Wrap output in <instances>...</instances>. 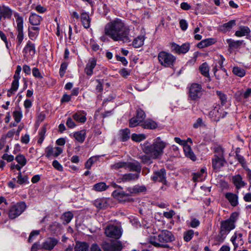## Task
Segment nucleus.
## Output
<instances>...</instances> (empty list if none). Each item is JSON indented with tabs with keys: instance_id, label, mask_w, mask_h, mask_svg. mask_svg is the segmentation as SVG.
Wrapping results in <instances>:
<instances>
[{
	"instance_id": "nucleus-1",
	"label": "nucleus",
	"mask_w": 251,
	"mask_h": 251,
	"mask_svg": "<svg viewBox=\"0 0 251 251\" xmlns=\"http://www.w3.org/2000/svg\"><path fill=\"white\" fill-rule=\"evenodd\" d=\"M129 32V27L119 19L108 23L104 27V34L114 41L130 42Z\"/></svg>"
},
{
	"instance_id": "nucleus-2",
	"label": "nucleus",
	"mask_w": 251,
	"mask_h": 251,
	"mask_svg": "<svg viewBox=\"0 0 251 251\" xmlns=\"http://www.w3.org/2000/svg\"><path fill=\"white\" fill-rule=\"evenodd\" d=\"M167 144L163 141L160 137L154 139L152 144L149 145L145 143L143 144L142 150L144 152L151 156L152 159H156L160 158L164 153V150Z\"/></svg>"
},
{
	"instance_id": "nucleus-3",
	"label": "nucleus",
	"mask_w": 251,
	"mask_h": 251,
	"mask_svg": "<svg viewBox=\"0 0 251 251\" xmlns=\"http://www.w3.org/2000/svg\"><path fill=\"white\" fill-rule=\"evenodd\" d=\"M157 240L158 242L156 241L154 236H151L150 238V242L157 248H168L169 246L167 243L174 241L175 237L171 232L167 230H163L158 235Z\"/></svg>"
},
{
	"instance_id": "nucleus-4",
	"label": "nucleus",
	"mask_w": 251,
	"mask_h": 251,
	"mask_svg": "<svg viewBox=\"0 0 251 251\" xmlns=\"http://www.w3.org/2000/svg\"><path fill=\"white\" fill-rule=\"evenodd\" d=\"M158 59L162 66L165 67H172L176 58L169 52L162 51L158 54Z\"/></svg>"
},
{
	"instance_id": "nucleus-5",
	"label": "nucleus",
	"mask_w": 251,
	"mask_h": 251,
	"mask_svg": "<svg viewBox=\"0 0 251 251\" xmlns=\"http://www.w3.org/2000/svg\"><path fill=\"white\" fill-rule=\"evenodd\" d=\"M26 205L24 201H21L11 206L8 212L9 218L14 219L20 216L25 209Z\"/></svg>"
},
{
	"instance_id": "nucleus-6",
	"label": "nucleus",
	"mask_w": 251,
	"mask_h": 251,
	"mask_svg": "<svg viewBox=\"0 0 251 251\" xmlns=\"http://www.w3.org/2000/svg\"><path fill=\"white\" fill-rule=\"evenodd\" d=\"M203 90L201 84L193 83H192L189 89V97L191 100H198L202 96Z\"/></svg>"
},
{
	"instance_id": "nucleus-7",
	"label": "nucleus",
	"mask_w": 251,
	"mask_h": 251,
	"mask_svg": "<svg viewBox=\"0 0 251 251\" xmlns=\"http://www.w3.org/2000/svg\"><path fill=\"white\" fill-rule=\"evenodd\" d=\"M14 16L17 23L16 28L17 32L18 45H20L24 39L23 18L18 13H15Z\"/></svg>"
},
{
	"instance_id": "nucleus-8",
	"label": "nucleus",
	"mask_w": 251,
	"mask_h": 251,
	"mask_svg": "<svg viewBox=\"0 0 251 251\" xmlns=\"http://www.w3.org/2000/svg\"><path fill=\"white\" fill-rule=\"evenodd\" d=\"M236 217L237 214L233 213L228 219L222 221L221 224L220 230L228 234L232 229L235 228L234 222Z\"/></svg>"
},
{
	"instance_id": "nucleus-9",
	"label": "nucleus",
	"mask_w": 251,
	"mask_h": 251,
	"mask_svg": "<svg viewBox=\"0 0 251 251\" xmlns=\"http://www.w3.org/2000/svg\"><path fill=\"white\" fill-rule=\"evenodd\" d=\"M104 233L106 236L116 239L120 238L122 234L121 228L113 225L107 226Z\"/></svg>"
},
{
	"instance_id": "nucleus-10",
	"label": "nucleus",
	"mask_w": 251,
	"mask_h": 251,
	"mask_svg": "<svg viewBox=\"0 0 251 251\" xmlns=\"http://www.w3.org/2000/svg\"><path fill=\"white\" fill-rule=\"evenodd\" d=\"M102 248L104 251H121L122 246L120 241H112L110 243L104 242Z\"/></svg>"
},
{
	"instance_id": "nucleus-11",
	"label": "nucleus",
	"mask_w": 251,
	"mask_h": 251,
	"mask_svg": "<svg viewBox=\"0 0 251 251\" xmlns=\"http://www.w3.org/2000/svg\"><path fill=\"white\" fill-rule=\"evenodd\" d=\"M59 242V240L54 237L47 238L41 245V248L45 250L51 251Z\"/></svg>"
},
{
	"instance_id": "nucleus-12",
	"label": "nucleus",
	"mask_w": 251,
	"mask_h": 251,
	"mask_svg": "<svg viewBox=\"0 0 251 251\" xmlns=\"http://www.w3.org/2000/svg\"><path fill=\"white\" fill-rule=\"evenodd\" d=\"M235 98L238 101L246 102L251 98V88H248L246 91H238L235 94Z\"/></svg>"
},
{
	"instance_id": "nucleus-13",
	"label": "nucleus",
	"mask_w": 251,
	"mask_h": 251,
	"mask_svg": "<svg viewBox=\"0 0 251 251\" xmlns=\"http://www.w3.org/2000/svg\"><path fill=\"white\" fill-rule=\"evenodd\" d=\"M190 49V45L189 43H184L181 46L173 43L171 44V50L175 52L180 54L185 53L188 51Z\"/></svg>"
},
{
	"instance_id": "nucleus-14",
	"label": "nucleus",
	"mask_w": 251,
	"mask_h": 251,
	"mask_svg": "<svg viewBox=\"0 0 251 251\" xmlns=\"http://www.w3.org/2000/svg\"><path fill=\"white\" fill-rule=\"evenodd\" d=\"M112 196L120 201L125 202L129 201L130 194L123 191L116 190L113 192Z\"/></svg>"
},
{
	"instance_id": "nucleus-15",
	"label": "nucleus",
	"mask_w": 251,
	"mask_h": 251,
	"mask_svg": "<svg viewBox=\"0 0 251 251\" xmlns=\"http://www.w3.org/2000/svg\"><path fill=\"white\" fill-rule=\"evenodd\" d=\"M166 171L164 168L160 169L159 171L154 172L151 177V180L156 182H161L164 184L166 183Z\"/></svg>"
},
{
	"instance_id": "nucleus-16",
	"label": "nucleus",
	"mask_w": 251,
	"mask_h": 251,
	"mask_svg": "<svg viewBox=\"0 0 251 251\" xmlns=\"http://www.w3.org/2000/svg\"><path fill=\"white\" fill-rule=\"evenodd\" d=\"M111 200L107 198H99L94 202L95 206L99 209H106L110 206Z\"/></svg>"
},
{
	"instance_id": "nucleus-17",
	"label": "nucleus",
	"mask_w": 251,
	"mask_h": 251,
	"mask_svg": "<svg viewBox=\"0 0 251 251\" xmlns=\"http://www.w3.org/2000/svg\"><path fill=\"white\" fill-rule=\"evenodd\" d=\"M230 241L234 246V250H236L239 246H241L244 244L242 234L241 233L235 232L231 238Z\"/></svg>"
},
{
	"instance_id": "nucleus-18",
	"label": "nucleus",
	"mask_w": 251,
	"mask_h": 251,
	"mask_svg": "<svg viewBox=\"0 0 251 251\" xmlns=\"http://www.w3.org/2000/svg\"><path fill=\"white\" fill-rule=\"evenodd\" d=\"M126 170L135 172L134 173L140 175L141 171V166L139 162L135 161L133 162H126Z\"/></svg>"
},
{
	"instance_id": "nucleus-19",
	"label": "nucleus",
	"mask_w": 251,
	"mask_h": 251,
	"mask_svg": "<svg viewBox=\"0 0 251 251\" xmlns=\"http://www.w3.org/2000/svg\"><path fill=\"white\" fill-rule=\"evenodd\" d=\"M140 177V175L137 173H127L122 175L119 178V182H129L137 180Z\"/></svg>"
},
{
	"instance_id": "nucleus-20",
	"label": "nucleus",
	"mask_w": 251,
	"mask_h": 251,
	"mask_svg": "<svg viewBox=\"0 0 251 251\" xmlns=\"http://www.w3.org/2000/svg\"><path fill=\"white\" fill-rule=\"evenodd\" d=\"M223 112V108L219 107H216L211 110L208 114L209 117L212 121H219L220 120L221 114Z\"/></svg>"
},
{
	"instance_id": "nucleus-21",
	"label": "nucleus",
	"mask_w": 251,
	"mask_h": 251,
	"mask_svg": "<svg viewBox=\"0 0 251 251\" xmlns=\"http://www.w3.org/2000/svg\"><path fill=\"white\" fill-rule=\"evenodd\" d=\"M226 160L224 157L214 156L212 159V167L215 170H218L224 166Z\"/></svg>"
},
{
	"instance_id": "nucleus-22",
	"label": "nucleus",
	"mask_w": 251,
	"mask_h": 251,
	"mask_svg": "<svg viewBox=\"0 0 251 251\" xmlns=\"http://www.w3.org/2000/svg\"><path fill=\"white\" fill-rule=\"evenodd\" d=\"M62 149L60 147H56L55 151H54L53 149L51 147H48L46 149V156L48 158L50 156L53 155L54 157H57L62 152Z\"/></svg>"
},
{
	"instance_id": "nucleus-23",
	"label": "nucleus",
	"mask_w": 251,
	"mask_h": 251,
	"mask_svg": "<svg viewBox=\"0 0 251 251\" xmlns=\"http://www.w3.org/2000/svg\"><path fill=\"white\" fill-rule=\"evenodd\" d=\"M12 15V11L8 7L0 5V21L2 18L10 19Z\"/></svg>"
},
{
	"instance_id": "nucleus-24",
	"label": "nucleus",
	"mask_w": 251,
	"mask_h": 251,
	"mask_svg": "<svg viewBox=\"0 0 251 251\" xmlns=\"http://www.w3.org/2000/svg\"><path fill=\"white\" fill-rule=\"evenodd\" d=\"M96 65V60L94 58H90L86 65L84 71L88 75H92L93 69Z\"/></svg>"
},
{
	"instance_id": "nucleus-25",
	"label": "nucleus",
	"mask_w": 251,
	"mask_h": 251,
	"mask_svg": "<svg viewBox=\"0 0 251 251\" xmlns=\"http://www.w3.org/2000/svg\"><path fill=\"white\" fill-rule=\"evenodd\" d=\"M236 25V21L235 20H232L229 21L228 22L224 24L219 26V29L220 31L223 33H226L227 31H230L232 28Z\"/></svg>"
},
{
	"instance_id": "nucleus-26",
	"label": "nucleus",
	"mask_w": 251,
	"mask_h": 251,
	"mask_svg": "<svg viewBox=\"0 0 251 251\" xmlns=\"http://www.w3.org/2000/svg\"><path fill=\"white\" fill-rule=\"evenodd\" d=\"M86 113L84 111H78L73 115V118L77 122L84 123L86 121Z\"/></svg>"
},
{
	"instance_id": "nucleus-27",
	"label": "nucleus",
	"mask_w": 251,
	"mask_h": 251,
	"mask_svg": "<svg viewBox=\"0 0 251 251\" xmlns=\"http://www.w3.org/2000/svg\"><path fill=\"white\" fill-rule=\"evenodd\" d=\"M80 21L83 27L88 28L90 26L91 18L89 14L86 12H83L80 16Z\"/></svg>"
},
{
	"instance_id": "nucleus-28",
	"label": "nucleus",
	"mask_w": 251,
	"mask_h": 251,
	"mask_svg": "<svg viewBox=\"0 0 251 251\" xmlns=\"http://www.w3.org/2000/svg\"><path fill=\"white\" fill-rule=\"evenodd\" d=\"M199 70L201 74L206 77L208 81L211 80L209 75V67L206 62H204L200 66Z\"/></svg>"
},
{
	"instance_id": "nucleus-29",
	"label": "nucleus",
	"mask_w": 251,
	"mask_h": 251,
	"mask_svg": "<svg viewBox=\"0 0 251 251\" xmlns=\"http://www.w3.org/2000/svg\"><path fill=\"white\" fill-rule=\"evenodd\" d=\"M251 32V30L248 26H240L238 30L236 31L235 35L237 37H243L245 36H248Z\"/></svg>"
},
{
	"instance_id": "nucleus-30",
	"label": "nucleus",
	"mask_w": 251,
	"mask_h": 251,
	"mask_svg": "<svg viewBox=\"0 0 251 251\" xmlns=\"http://www.w3.org/2000/svg\"><path fill=\"white\" fill-rule=\"evenodd\" d=\"M141 126L145 129H154L157 127V124L151 119H147L144 121Z\"/></svg>"
},
{
	"instance_id": "nucleus-31",
	"label": "nucleus",
	"mask_w": 251,
	"mask_h": 251,
	"mask_svg": "<svg viewBox=\"0 0 251 251\" xmlns=\"http://www.w3.org/2000/svg\"><path fill=\"white\" fill-rule=\"evenodd\" d=\"M232 181L237 189L244 187L246 183L243 180L242 177L240 175H237L232 177Z\"/></svg>"
},
{
	"instance_id": "nucleus-32",
	"label": "nucleus",
	"mask_w": 251,
	"mask_h": 251,
	"mask_svg": "<svg viewBox=\"0 0 251 251\" xmlns=\"http://www.w3.org/2000/svg\"><path fill=\"white\" fill-rule=\"evenodd\" d=\"M225 197L232 206H235L238 204V196L237 195L231 193H226Z\"/></svg>"
},
{
	"instance_id": "nucleus-33",
	"label": "nucleus",
	"mask_w": 251,
	"mask_h": 251,
	"mask_svg": "<svg viewBox=\"0 0 251 251\" xmlns=\"http://www.w3.org/2000/svg\"><path fill=\"white\" fill-rule=\"evenodd\" d=\"M42 20V17L36 14L32 13L29 18V22L33 25H39Z\"/></svg>"
},
{
	"instance_id": "nucleus-34",
	"label": "nucleus",
	"mask_w": 251,
	"mask_h": 251,
	"mask_svg": "<svg viewBox=\"0 0 251 251\" xmlns=\"http://www.w3.org/2000/svg\"><path fill=\"white\" fill-rule=\"evenodd\" d=\"M183 151L186 156L190 158L193 161H195L196 160L197 158L190 146H188L187 144L184 145V146L183 147Z\"/></svg>"
},
{
	"instance_id": "nucleus-35",
	"label": "nucleus",
	"mask_w": 251,
	"mask_h": 251,
	"mask_svg": "<svg viewBox=\"0 0 251 251\" xmlns=\"http://www.w3.org/2000/svg\"><path fill=\"white\" fill-rule=\"evenodd\" d=\"M23 51L25 53H29L31 55H34L35 53V45L32 44L30 41H28Z\"/></svg>"
},
{
	"instance_id": "nucleus-36",
	"label": "nucleus",
	"mask_w": 251,
	"mask_h": 251,
	"mask_svg": "<svg viewBox=\"0 0 251 251\" xmlns=\"http://www.w3.org/2000/svg\"><path fill=\"white\" fill-rule=\"evenodd\" d=\"M86 134V130L83 129L74 133V137L78 142L82 143L85 139Z\"/></svg>"
},
{
	"instance_id": "nucleus-37",
	"label": "nucleus",
	"mask_w": 251,
	"mask_h": 251,
	"mask_svg": "<svg viewBox=\"0 0 251 251\" xmlns=\"http://www.w3.org/2000/svg\"><path fill=\"white\" fill-rule=\"evenodd\" d=\"M243 41L242 40L234 41L231 39H228L226 40V43L228 45L229 49H237L241 46Z\"/></svg>"
},
{
	"instance_id": "nucleus-38",
	"label": "nucleus",
	"mask_w": 251,
	"mask_h": 251,
	"mask_svg": "<svg viewBox=\"0 0 251 251\" xmlns=\"http://www.w3.org/2000/svg\"><path fill=\"white\" fill-rule=\"evenodd\" d=\"M130 130L128 128H125L120 130L119 135L121 140L125 142L129 139Z\"/></svg>"
},
{
	"instance_id": "nucleus-39",
	"label": "nucleus",
	"mask_w": 251,
	"mask_h": 251,
	"mask_svg": "<svg viewBox=\"0 0 251 251\" xmlns=\"http://www.w3.org/2000/svg\"><path fill=\"white\" fill-rule=\"evenodd\" d=\"M74 217V215L71 211L66 212L63 214L61 219L64 224H67L70 222Z\"/></svg>"
},
{
	"instance_id": "nucleus-40",
	"label": "nucleus",
	"mask_w": 251,
	"mask_h": 251,
	"mask_svg": "<svg viewBox=\"0 0 251 251\" xmlns=\"http://www.w3.org/2000/svg\"><path fill=\"white\" fill-rule=\"evenodd\" d=\"M145 40L144 36H139L134 39L132 42L133 46L135 48H138L141 47L144 44V41Z\"/></svg>"
},
{
	"instance_id": "nucleus-41",
	"label": "nucleus",
	"mask_w": 251,
	"mask_h": 251,
	"mask_svg": "<svg viewBox=\"0 0 251 251\" xmlns=\"http://www.w3.org/2000/svg\"><path fill=\"white\" fill-rule=\"evenodd\" d=\"M89 246L84 242H78L76 243L75 247V251H87L88 249Z\"/></svg>"
},
{
	"instance_id": "nucleus-42",
	"label": "nucleus",
	"mask_w": 251,
	"mask_h": 251,
	"mask_svg": "<svg viewBox=\"0 0 251 251\" xmlns=\"http://www.w3.org/2000/svg\"><path fill=\"white\" fill-rule=\"evenodd\" d=\"M108 187L105 183L101 182L95 184L93 186V189L96 191L101 192L106 190Z\"/></svg>"
},
{
	"instance_id": "nucleus-43",
	"label": "nucleus",
	"mask_w": 251,
	"mask_h": 251,
	"mask_svg": "<svg viewBox=\"0 0 251 251\" xmlns=\"http://www.w3.org/2000/svg\"><path fill=\"white\" fill-rule=\"evenodd\" d=\"M126 162L119 161L115 162L110 166V168L112 170H119L121 169H126Z\"/></svg>"
},
{
	"instance_id": "nucleus-44",
	"label": "nucleus",
	"mask_w": 251,
	"mask_h": 251,
	"mask_svg": "<svg viewBox=\"0 0 251 251\" xmlns=\"http://www.w3.org/2000/svg\"><path fill=\"white\" fill-rule=\"evenodd\" d=\"M61 225L57 222H54L50 226V230L54 234L58 233L61 229Z\"/></svg>"
},
{
	"instance_id": "nucleus-45",
	"label": "nucleus",
	"mask_w": 251,
	"mask_h": 251,
	"mask_svg": "<svg viewBox=\"0 0 251 251\" xmlns=\"http://www.w3.org/2000/svg\"><path fill=\"white\" fill-rule=\"evenodd\" d=\"M232 72L234 75L241 77H243L246 74L245 71L244 69L238 67H234L233 68Z\"/></svg>"
},
{
	"instance_id": "nucleus-46",
	"label": "nucleus",
	"mask_w": 251,
	"mask_h": 251,
	"mask_svg": "<svg viewBox=\"0 0 251 251\" xmlns=\"http://www.w3.org/2000/svg\"><path fill=\"white\" fill-rule=\"evenodd\" d=\"M15 160L22 167H24L26 164V159L25 156L23 154H18L17 156H16Z\"/></svg>"
},
{
	"instance_id": "nucleus-47",
	"label": "nucleus",
	"mask_w": 251,
	"mask_h": 251,
	"mask_svg": "<svg viewBox=\"0 0 251 251\" xmlns=\"http://www.w3.org/2000/svg\"><path fill=\"white\" fill-rule=\"evenodd\" d=\"M135 117L143 123L146 118V114L141 108H138L137 109Z\"/></svg>"
},
{
	"instance_id": "nucleus-48",
	"label": "nucleus",
	"mask_w": 251,
	"mask_h": 251,
	"mask_svg": "<svg viewBox=\"0 0 251 251\" xmlns=\"http://www.w3.org/2000/svg\"><path fill=\"white\" fill-rule=\"evenodd\" d=\"M214 152L215 153V155L214 156H217L219 157H224V150L220 146H217L214 148Z\"/></svg>"
},
{
	"instance_id": "nucleus-49",
	"label": "nucleus",
	"mask_w": 251,
	"mask_h": 251,
	"mask_svg": "<svg viewBox=\"0 0 251 251\" xmlns=\"http://www.w3.org/2000/svg\"><path fill=\"white\" fill-rule=\"evenodd\" d=\"M146 138V136L144 134L133 133L131 135L132 140L135 142H140L144 140Z\"/></svg>"
},
{
	"instance_id": "nucleus-50",
	"label": "nucleus",
	"mask_w": 251,
	"mask_h": 251,
	"mask_svg": "<svg viewBox=\"0 0 251 251\" xmlns=\"http://www.w3.org/2000/svg\"><path fill=\"white\" fill-rule=\"evenodd\" d=\"M194 232L193 230L190 229L184 232L183 239L185 241L189 242L193 238Z\"/></svg>"
},
{
	"instance_id": "nucleus-51",
	"label": "nucleus",
	"mask_w": 251,
	"mask_h": 251,
	"mask_svg": "<svg viewBox=\"0 0 251 251\" xmlns=\"http://www.w3.org/2000/svg\"><path fill=\"white\" fill-rule=\"evenodd\" d=\"M142 123V122L135 116L131 118L129 120V125L130 127H135Z\"/></svg>"
},
{
	"instance_id": "nucleus-52",
	"label": "nucleus",
	"mask_w": 251,
	"mask_h": 251,
	"mask_svg": "<svg viewBox=\"0 0 251 251\" xmlns=\"http://www.w3.org/2000/svg\"><path fill=\"white\" fill-rule=\"evenodd\" d=\"M14 80H13L11 84V87L9 89V91L11 92V93H15L19 87V78H13Z\"/></svg>"
},
{
	"instance_id": "nucleus-53",
	"label": "nucleus",
	"mask_w": 251,
	"mask_h": 251,
	"mask_svg": "<svg viewBox=\"0 0 251 251\" xmlns=\"http://www.w3.org/2000/svg\"><path fill=\"white\" fill-rule=\"evenodd\" d=\"M227 235V234H226V232H224L222 230H220L218 235L216 237V240L219 243H222L224 241Z\"/></svg>"
},
{
	"instance_id": "nucleus-54",
	"label": "nucleus",
	"mask_w": 251,
	"mask_h": 251,
	"mask_svg": "<svg viewBox=\"0 0 251 251\" xmlns=\"http://www.w3.org/2000/svg\"><path fill=\"white\" fill-rule=\"evenodd\" d=\"M216 93L219 97V99L221 102V104L222 105L225 104L227 101L226 96L224 93L221 91H217Z\"/></svg>"
},
{
	"instance_id": "nucleus-55",
	"label": "nucleus",
	"mask_w": 251,
	"mask_h": 251,
	"mask_svg": "<svg viewBox=\"0 0 251 251\" xmlns=\"http://www.w3.org/2000/svg\"><path fill=\"white\" fill-rule=\"evenodd\" d=\"M13 117L17 123L20 122L22 117V113L20 110H15L13 112Z\"/></svg>"
},
{
	"instance_id": "nucleus-56",
	"label": "nucleus",
	"mask_w": 251,
	"mask_h": 251,
	"mask_svg": "<svg viewBox=\"0 0 251 251\" xmlns=\"http://www.w3.org/2000/svg\"><path fill=\"white\" fill-rule=\"evenodd\" d=\"M46 132L45 127H43L41 131L39 132V139L38 140V143L41 144L45 138V134Z\"/></svg>"
},
{
	"instance_id": "nucleus-57",
	"label": "nucleus",
	"mask_w": 251,
	"mask_h": 251,
	"mask_svg": "<svg viewBox=\"0 0 251 251\" xmlns=\"http://www.w3.org/2000/svg\"><path fill=\"white\" fill-rule=\"evenodd\" d=\"M28 180V177L26 176H22L21 173H19L18 176L17 182L20 184L26 183Z\"/></svg>"
},
{
	"instance_id": "nucleus-58",
	"label": "nucleus",
	"mask_w": 251,
	"mask_h": 251,
	"mask_svg": "<svg viewBox=\"0 0 251 251\" xmlns=\"http://www.w3.org/2000/svg\"><path fill=\"white\" fill-rule=\"evenodd\" d=\"M192 175V179L194 182H198L202 180V175H201V173H199L198 172L197 173H194Z\"/></svg>"
},
{
	"instance_id": "nucleus-59",
	"label": "nucleus",
	"mask_w": 251,
	"mask_h": 251,
	"mask_svg": "<svg viewBox=\"0 0 251 251\" xmlns=\"http://www.w3.org/2000/svg\"><path fill=\"white\" fill-rule=\"evenodd\" d=\"M140 158L142 162L145 164H150L152 163V158L147 154L142 156Z\"/></svg>"
},
{
	"instance_id": "nucleus-60",
	"label": "nucleus",
	"mask_w": 251,
	"mask_h": 251,
	"mask_svg": "<svg viewBox=\"0 0 251 251\" xmlns=\"http://www.w3.org/2000/svg\"><path fill=\"white\" fill-rule=\"evenodd\" d=\"M235 158L241 164L242 166L245 168L246 165V162L244 157L240 154H237V155H235Z\"/></svg>"
},
{
	"instance_id": "nucleus-61",
	"label": "nucleus",
	"mask_w": 251,
	"mask_h": 251,
	"mask_svg": "<svg viewBox=\"0 0 251 251\" xmlns=\"http://www.w3.org/2000/svg\"><path fill=\"white\" fill-rule=\"evenodd\" d=\"M32 75L34 77L39 78H43L42 75H41V73L39 71V70L37 68H36V67L33 68L32 69Z\"/></svg>"
},
{
	"instance_id": "nucleus-62",
	"label": "nucleus",
	"mask_w": 251,
	"mask_h": 251,
	"mask_svg": "<svg viewBox=\"0 0 251 251\" xmlns=\"http://www.w3.org/2000/svg\"><path fill=\"white\" fill-rule=\"evenodd\" d=\"M67 68V64L66 63L64 62L61 64L59 70V74L61 77L64 76Z\"/></svg>"
},
{
	"instance_id": "nucleus-63",
	"label": "nucleus",
	"mask_w": 251,
	"mask_h": 251,
	"mask_svg": "<svg viewBox=\"0 0 251 251\" xmlns=\"http://www.w3.org/2000/svg\"><path fill=\"white\" fill-rule=\"evenodd\" d=\"M134 189L135 190V193H138L140 192H143L146 191V188L145 186L142 185H135L134 186Z\"/></svg>"
},
{
	"instance_id": "nucleus-64",
	"label": "nucleus",
	"mask_w": 251,
	"mask_h": 251,
	"mask_svg": "<svg viewBox=\"0 0 251 251\" xmlns=\"http://www.w3.org/2000/svg\"><path fill=\"white\" fill-rule=\"evenodd\" d=\"M200 224V221L196 219V218H193L190 223V226L193 228H196L199 226Z\"/></svg>"
}]
</instances>
